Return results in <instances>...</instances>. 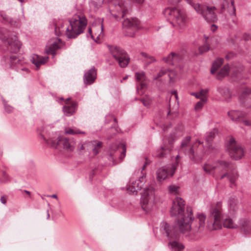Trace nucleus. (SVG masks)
<instances>
[{
	"instance_id": "1",
	"label": "nucleus",
	"mask_w": 251,
	"mask_h": 251,
	"mask_svg": "<svg viewBox=\"0 0 251 251\" xmlns=\"http://www.w3.org/2000/svg\"><path fill=\"white\" fill-rule=\"evenodd\" d=\"M170 214L172 216L176 218V226L171 227L168 223L162 222L161 228L165 231L169 240H175L169 243L171 251H182L184 245L176 240L178 238L179 233H187L191 230L196 232L203 229L206 216L203 214H199L195 220L191 207H186L184 201L179 197H176L173 201Z\"/></svg>"
},
{
	"instance_id": "2",
	"label": "nucleus",
	"mask_w": 251,
	"mask_h": 251,
	"mask_svg": "<svg viewBox=\"0 0 251 251\" xmlns=\"http://www.w3.org/2000/svg\"><path fill=\"white\" fill-rule=\"evenodd\" d=\"M203 170L207 173L213 171V175L217 179H222L226 177L231 183H233L238 177L237 171L233 167L224 160L218 161L213 165L205 164Z\"/></svg>"
},
{
	"instance_id": "3",
	"label": "nucleus",
	"mask_w": 251,
	"mask_h": 251,
	"mask_svg": "<svg viewBox=\"0 0 251 251\" xmlns=\"http://www.w3.org/2000/svg\"><path fill=\"white\" fill-rule=\"evenodd\" d=\"M222 203L219 202L216 203L213 207L208 218V221L207 227L210 230H216L221 227L222 222L223 221L224 227L230 228H236L237 225L234 223L231 218H225L222 214Z\"/></svg>"
},
{
	"instance_id": "4",
	"label": "nucleus",
	"mask_w": 251,
	"mask_h": 251,
	"mask_svg": "<svg viewBox=\"0 0 251 251\" xmlns=\"http://www.w3.org/2000/svg\"><path fill=\"white\" fill-rule=\"evenodd\" d=\"M39 138L41 141L50 146L51 147L61 151L65 149L67 151H73L74 143L66 137L59 136L57 133L50 134L43 129L41 131Z\"/></svg>"
},
{
	"instance_id": "5",
	"label": "nucleus",
	"mask_w": 251,
	"mask_h": 251,
	"mask_svg": "<svg viewBox=\"0 0 251 251\" xmlns=\"http://www.w3.org/2000/svg\"><path fill=\"white\" fill-rule=\"evenodd\" d=\"M70 25L66 29V36L75 38L82 33L87 25L86 19L82 15L75 14L69 21Z\"/></svg>"
},
{
	"instance_id": "6",
	"label": "nucleus",
	"mask_w": 251,
	"mask_h": 251,
	"mask_svg": "<svg viewBox=\"0 0 251 251\" xmlns=\"http://www.w3.org/2000/svg\"><path fill=\"white\" fill-rule=\"evenodd\" d=\"M1 64L6 69H12L23 75L29 72L26 62L24 58L17 57L16 55L3 56L1 59Z\"/></svg>"
},
{
	"instance_id": "7",
	"label": "nucleus",
	"mask_w": 251,
	"mask_h": 251,
	"mask_svg": "<svg viewBox=\"0 0 251 251\" xmlns=\"http://www.w3.org/2000/svg\"><path fill=\"white\" fill-rule=\"evenodd\" d=\"M164 15L174 26L182 29L185 25L187 19L185 12L183 10L176 8H167L163 11Z\"/></svg>"
},
{
	"instance_id": "8",
	"label": "nucleus",
	"mask_w": 251,
	"mask_h": 251,
	"mask_svg": "<svg viewBox=\"0 0 251 251\" xmlns=\"http://www.w3.org/2000/svg\"><path fill=\"white\" fill-rule=\"evenodd\" d=\"M185 1L193 7L198 14H201L206 21L214 23L217 21L215 7H209L204 4L195 3L191 0H185Z\"/></svg>"
},
{
	"instance_id": "9",
	"label": "nucleus",
	"mask_w": 251,
	"mask_h": 251,
	"mask_svg": "<svg viewBox=\"0 0 251 251\" xmlns=\"http://www.w3.org/2000/svg\"><path fill=\"white\" fill-rule=\"evenodd\" d=\"M190 136H186L184 138L181 142L180 151L188 155L194 162H199L202 159V156L201 154L198 155L197 152H195L196 143L192 146L190 144Z\"/></svg>"
},
{
	"instance_id": "10",
	"label": "nucleus",
	"mask_w": 251,
	"mask_h": 251,
	"mask_svg": "<svg viewBox=\"0 0 251 251\" xmlns=\"http://www.w3.org/2000/svg\"><path fill=\"white\" fill-rule=\"evenodd\" d=\"M141 202L142 208L147 212L153 208L154 205V190L152 186H150L144 190Z\"/></svg>"
},
{
	"instance_id": "11",
	"label": "nucleus",
	"mask_w": 251,
	"mask_h": 251,
	"mask_svg": "<svg viewBox=\"0 0 251 251\" xmlns=\"http://www.w3.org/2000/svg\"><path fill=\"white\" fill-rule=\"evenodd\" d=\"M108 47L112 56L118 62L119 65L122 68L126 67L129 61V58L126 53L117 46H108Z\"/></svg>"
},
{
	"instance_id": "12",
	"label": "nucleus",
	"mask_w": 251,
	"mask_h": 251,
	"mask_svg": "<svg viewBox=\"0 0 251 251\" xmlns=\"http://www.w3.org/2000/svg\"><path fill=\"white\" fill-rule=\"evenodd\" d=\"M126 147L123 144H120L118 146L113 144L111 146L109 150V160L112 162L113 165L116 163V159L119 157L120 161L126 156Z\"/></svg>"
},
{
	"instance_id": "13",
	"label": "nucleus",
	"mask_w": 251,
	"mask_h": 251,
	"mask_svg": "<svg viewBox=\"0 0 251 251\" xmlns=\"http://www.w3.org/2000/svg\"><path fill=\"white\" fill-rule=\"evenodd\" d=\"M227 149L230 157L235 160L241 159L244 155L243 148L236 143L233 137H231L227 142Z\"/></svg>"
},
{
	"instance_id": "14",
	"label": "nucleus",
	"mask_w": 251,
	"mask_h": 251,
	"mask_svg": "<svg viewBox=\"0 0 251 251\" xmlns=\"http://www.w3.org/2000/svg\"><path fill=\"white\" fill-rule=\"evenodd\" d=\"M0 39L5 44H7L8 50L11 53H17L21 47L22 44L15 35H9L6 38L3 35H0Z\"/></svg>"
},
{
	"instance_id": "15",
	"label": "nucleus",
	"mask_w": 251,
	"mask_h": 251,
	"mask_svg": "<svg viewBox=\"0 0 251 251\" xmlns=\"http://www.w3.org/2000/svg\"><path fill=\"white\" fill-rule=\"evenodd\" d=\"M174 141V139L172 137L165 138L160 150L156 151V156L160 158L166 157L173 149Z\"/></svg>"
},
{
	"instance_id": "16",
	"label": "nucleus",
	"mask_w": 251,
	"mask_h": 251,
	"mask_svg": "<svg viewBox=\"0 0 251 251\" xmlns=\"http://www.w3.org/2000/svg\"><path fill=\"white\" fill-rule=\"evenodd\" d=\"M110 7L113 12H117L118 13L117 14L112 13V15L117 21L120 20V18H124L128 11L127 7L122 0L119 1L117 3L112 1Z\"/></svg>"
},
{
	"instance_id": "17",
	"label": "nucleus",
	"mask_w": 251,
	"mask_h": 251,
	"mask_svg": "<svg viewBox=\"0 0 251 251\" xmlns=\"http://www.w3.org/2000/svg\"><path fill=\"white\" fill-rule=\"evenodd\" d=\"M238 93V99L240 104L247 108H250L251 107V99L249 98V97L251 95V89L243 87L239 89Z\"/></svg>"
},
{
	"instance_id": "18",
	"label": "nucleus",
	"mask_w": 251,
	"mask_h": 251,
	"mask_svg": "<svg viewBox=\"0 0 251 251\" xmlns=\"http://www.w3.org/2000/svg\"><path fill=\"white\" fill-rule=\"evenodd\" d=\"M145 176L143 175L136 180L131 179L130 180V184L127 188L128 192L134 194L138 191L140 190L145 182Z\"/></svg>"
},
{
	"instance_id": "19",
	"label": "nucleus",
	"mask_w": 251,
	"mask_h": 251,
	"mask_svg": "<svg viewBox=\"0 0 251 251\" xmlns=\"http://www.w3.org/2000/svg\"><path fill=\"white\" fill-rule=\"evenodd\" d=\"M0 16L3 20V22L9 23L11 25L16 27H20L22 25V22L25 20V17L23 13L21 16L18 18H11L9 17L4 12H1Z\"/></svg>"
},
{
	"instance_id": "20",
	"label": "nucleus",
	"mask_w": 251,
	"mask_h": 251,
	"mask_svg": "<svg viewBox=\"0 0 251 251\" xmlns=\"http://www.w3.org/2000/svg\"><path fill=\"white\" fill-rule=\"evenodd\" d=\"M228 115L232 121L236 122H243L246 126H251V122L244 120V113L243 111H228Z\"/></svg>"
},
{
	"instance_id": "21",
	"label": "nucleus",
	"mask_w": 251,
	"mask_h": 251,
	"mask_svg": "<svg viewBox=\"0 0 251 251\" xmlns=\"http://www.w3.org/2000/svg\"><path fill=\"white\" fill-rule=\"evenodd\" d=\"M97 77L96 70L92 67L85 73L83 76L84 83L86 85H91L94 82Z\"/></svg>"
},
{
	"instance_id": "22",
	"label": "nucleus",
	"mask_w": 251,
	"mask_h": 251,
	"mask_svg": "<svg viewBox=\"0 0 251 251\" xmlns=\"http://www.w3.org/2000/svg\"><path fill=\"white\" fill-rule=\"evenodd\" d=\"M62 45L61 40L56 38L50 44L46 47V50L47 54H51L54 57L55 54V51L60 48Z\"/></svg>"
},
{
	"instance_id": "23",
	"label": "nucleus",
	"mask_w": 251,
	"mask_h": 251,
	"mask_svg": "<svg viewBox=\"0 0 251 251\" xmlns=\"http://www.w3.org/2000/svg\"><path fill=\"white\" fill-rule=\"evenodd\" d=\"M140 22L137 18H126L123 22L124 27L133 30H136L139 28Z\"/></svg>"
},
{
	"instance_id": "24",
	"label": "nucleus",
	"mask_w": 251,
	"mask_h": 251,
	"mask_svg": "<svg viewBox=\"0 0 251 251\" xmlns=\"http://www.w3.org/2000/svg\"><path fill=\"white\" fill-rule=\"evenodd\" d=\"M182 59V57L179 54L171 52L167 57H164L163 60L170 65H176Z\"/></svg>"
},
{
	"instance_id": "25",
	"label": "nucleus",
	"mask_w": 251,
	"mask_h": 251,
	"mask_svg": "<svg viewBox=\"0 0 251 251\" xmlns=\"http://www.w3.org/2000/svg\"><path fill=\"white\" fill-rule=\"evenodd\" d=\"M59 100L62 101L61 103L64 105L63 110H75L77 108V103L75 101L71 100V98L64 99L63 97L60 98Z\"/></svg>"
},
{
	"instance_id": "26",
	"label": "nucleus",
	"mask_w": 251,
	"mask_h": 251,
	"mask_svg": "<svg viewBox=\"0 0 251 251\" xmlns=\"http://www.w3.org/2000/svg\"><path fill=\"white\" fill-rule=\"evenodd\" d=\"M48 58V56L42 57L37 54H33L30 58V61L35 65L37 69H38L41 65L44 64L47 62Z\"/></svg>"
},
{
	"instance_id": "27",
	"label": "nucleus",
	"mask_w": 251,
	"mask_h": 251,
	"mask_svg": "<svg viewBox=\"0 0 251 251\" xmlns=\"http://www.w3.org/2000/svg\"><path fill=\"white\" fill-rule=\"evenodd\" d=\"M217 133L218 130L214 128L212 131L206 133L205 136V142L207 145V148L210 150H213L215 149L214 147H213L211 142Z\"/></svg>"
},
{
	"instance_id": "28",
	"label": "nucleus",
	"mask_w": 251,
	"mask_h": 251,
	"mask_svg": "<svg viewBox=\"0 0 251 251\" xmlns=\"http://www.w3.org/2000/svg\"><path fill=\"white\" fill-rule=\"evenodd\" d=\"M135 78L137 81L140 82V85L137 86V92L140 93L139 89H143L146 86V83L144 82L146 80L145 73L143 71L136 72L135 73Z\"/></svg>"
},
{
	"instance_id": "29",
	"label": "nucleus",
	"mask_w": 251,
	"mask_h": 251,
	"mask_svg": "<svg viewBox=\"0 0 251 251\" xmlns=\"http://www.w3.org/2000/svg\"><path fill=\"white\" fill-rule=\"evenodd\" d=\"M168 175V170L164 167L160 168L156 171V178L158 181L161 182L165 179Z\"/></svg>"
},
{
	"instance_id": "30",
	"label": "nucleus",
	"mask_w": 251,
	"mask_h": 251,
	"mask_svg": "<svg viewBox=\"0 0 251 251\" xmlns=\"http://www.w3.org/2000/svg\"><path fill=\"white\" fill-rule=\"evenodd\" d=\"M90 144L91 146L90 147L92 148V151L93 154L97 155L102 147V142L96 140L90 142Z\"/></svg>"
},
{
	"instance_id": "31",
	"label": "nucleus",
	"mask_w": 251,
	"mask_h": 251,
	"mask_svg": "<svg viewBox=\"0 0 251 251\" xmlns=\"http://www.w3.org/2000/svg\"><path fill=\"white\" fill-rule=\"evenodd\" d=\"M239 225L245 232H248L251 229L250 222L246 219H241L240 221Z\"/></svg>"
},
{
	"instance_id": "32",
	"label": "nucleus",
	"mask_w": 251,
	"mask_h": 251,
	"mask_svg": "<svg viewBox=\"0 0 251 251\" xmlns=\"http://www.w3.org/2000/svg\"><path fill=\"white\" fill-rule=\"evenodd\" d=\"M229 70V66L228 65H225L217 75V78L222 79L223 77L226 76L228 74Z\"/></svg>"
},
{
	"instance_id": "33",
	"label": "nucleus",
	"mask_w": 251,
	"mask_h": 251,
	"mask_svg": "<svg viewBox=\"0 0 251 251\" xmlns=\"http://www.w3.org/2000/svg\"><path fill=\"white\" fill-rule=\"evenodd\" d=\"M229 70V66L228 65H225L217 75V78L222 79L223 77L226 76L228 74Z\"/></svg>"
},
{
	"instance_id": "34",
	"label": "nucleus",
	"mask_w": 251,
	"mask_h": 251,
	"mask_svg": "<svg viewBox=\"0 0 251 251\" xmlns=\"http://www.w3.org/2000/svg\"><path fill=\"white\" fill-rule=\"evenodd\" d=\"M219 93L224 97L225 100H228L229 99L231 98L232 95L230 94L229 90L226 88H218Z\"/></svg>"
},
{
	"instance_id": "35",
	"label": "nucleus",
	"mask_w": 251,
	"mask_h": 251,
	"mask_svg": "<svg viewBox=\"0 0 251 251\" xmlns=\"http://www.w3.org/2000/svg\"><path fill=\"white\" fill-rule=\"evenodd\" d=\"M224 59L223 58H218L213 63L212 69H211V73L213 74L216 70L223 64Z\"/></svg>"
},
{
	"instance_id": "36",
	"label": "nucleus",
	"mask_w": 251,
	"mask_h": 251,
	"mask_svg": "<svg viewBox=\"0 0 251 251\" xmlns=\"http://www.w3.org/2000/svg\"><path fill=\"white\" fill-rule=\"evenodd\" d=\"M233 3V0H232L230 6L228 7V12L232 18V22L235 23L236 22V9Z\"/></svg>"
},
{
	"instance_id": "37",
	"label": "nucleus",
	"mask_w": 251,
	"mask_h": 251,
	"mask_svg": "<svg viewBox=\"0 0 251 251\" xmlns=\"http://www.w3.org/2000/svg\"><path fill=\"white\" fill-rule=\"evenodd\" d=\"M65 133L66 134H85V132L81 131L79 129L75 128H69L67 129L65 131Z\"/></svg>"
},
{
	"instance_id": "38",
	"label": "nucleus",
	"mask_w": 251,
	"mask_h": 251,
	"mask_svg": "<svg viewBox=\"0 0 251 251\" xmlns=\"http://www.w3.org/2000/svg\"><path fill=\"white\" fill-rule=\"evenodd\" d=\"M141 55L145 58V61H147L148 64L155 61V59L153 56L150 55L146 52H142L141 53Z\"/></svg>"
},
{
	"instance_id": "39",
	"label": "nucleus",
	"mask_w": 251,
	"mask_h": 251,
	"mask_svg": "<svg viewBox=\"0 0 251 251\" xmlns=\"http://www.w3.org/2000/svg\"><path fill=\"white\" fill-rule=\"evenodd\" d=\"M207 100L206 97L201 98V100L198 101L195 105V110H199L202 108L203 104L206 102Z\"/></svg>"
},
{
	"instance_id": "40",
	"label": "nucleus",
	"mask_w": 251,
	"mask_h": 251,
	"mask_svg": "<svg viewBox=\"0 0 251 251\" xmlns=\"http://www.w3.org/2000/svg\"><path fill=\"white\" fill-rule=\"evenodd\" d=\"M9 181V178L7 174L5 172H2L0 176V182L5 183Z\"/></svg>"
},
{
	"instance_id": "41",
	"label": "nucleus",
	"mask_w": 251,
	"mask_h": 251,
	"mask_svg": "<svg viewBox=\"0 0 251 251\" xmlns=\"http://www.w3.org/2000/svg\"><path fill=\"white\" fill-rule=\"evenodd\" d=\"M179 156L177 155L176 157V161L175 163L172 165L171 172L170 173L171 176H173L175 173V170H176V167L178 164V161H177Z\"/></svg>"
},
{
	"instance_id": "42",
	"label": "nucleus",
	"mask_w": 251,
	"mask_h": 251,
	"mask_svg": "<svg viewBox=\"0 0 251 251\" xmlns=\"http://www.w3.org/2000/svg\"><path fill=\"white\" fill-rule=\"evenodd\" d=\"M91 146L90 142L85 143L83 144H81L80 146L79 150L80 151L84 150L85 151L86 150H88V148Z\"/></svg>"
},
{
	"instance_id": "43",
	"label": "nucleus",
	"mask_w": 251,
	"mask_h": 251,
	"mask_svg": "<svg viewBox=\"0 0 251 251\" xmlns=\"http://www.w3.org/2000/svg\"><path fill=\"white\" fill-rule=\"evenodd\" d=\"M209 50V47L207 45H204L199 48V51L201 53L207 51Z\"/></svg>"
},
{
	"instance_id": "44",
	"label": "nucleus",
	"mask_w": 251,
	"mask_h": 251,
	"mask_svg": "<svg viewBox=\"0 0 251 251\" xmlns=\"http://www.w3.org/2000/svg\"><path fill=\"white\" fill-rule=\"evenodd\" d=\"M177 115H178V113L176 111H171V110L168 111L167 117L169 119L171 118L172 116L173 117H176L177 116Z\"/></svg>"
},
{
	"instance_id": "45",
	"label": "nucleus",
	"mask_w": 251,
	"mask_h": 251,
	"mask_svg": "<svg viewBox=\"0 0 251 251\" xmlns=\"http://www.w3.org/2000/svg\"><path fill=\"white\" fill-rule=\"evenodd\" d=\"M178 188L175 185L170 186L169 187V190L170 193L176 194L177 193Z\"/></svg>"
},
{
	"instance_id": "46",
	"label": "nucleus",
	"mask_w": 251,
	"mask_h": 251,
	"mask_svg": "<svg viewBox=\"0 0 251 251\" xmlns=\"http://www.w3.org/2000/svg\"><path fill=\"white\" fill-rule=\"evenodd\" d=\"M99 23L100 24V34H102V32H103V19H99ZM100 34H99L98 37L100 36Z\"/></svg>"
},
{
	"instance_id": "47",
	"label": "nucleus",
	"mask_w": 251,
	"mask_h": 251,
	"mask_svg": "<svg viewBox=\"0 0 251 251\" xmlns=\"http://www.w3.org/2000/svg\"><path fill=\"white\" fill-rule=\"evenodd\" d=\"M75 111H64V115L66 116H71L75 113Z\"/></svg>"
},
{
	"instance_id": "48",
	"label": "nucleus",
	"mask_w": 251,
	"mask_h": 251,
	"mask_svg": "<svg viewBox=\"0 0 251 251\" xmlns=\"http://www.w3.org/2000/svg\"><path fill=\"white\" fill-rule=\"evenodd\" d=\"M92 29L91 28H89L88 32L86 35V36L88 38H91V39H94V36L92 34Z\"/></svg>"
},
{
	"instance_id": "49",
	"label": "nucleus",
	"mask_w": 251,
	"mask_h": 251,
	"mask_svg": "<svg viewBox=\"0 0 251 251\" xmlns=\"http://www.w3.org/2000/svg\"><path fill=\"white\" fill-rule=\"evenodd\" d=\"M141 100L142 101L143 104L147 108H149V106L151 104V101L149 100H145V99H142Z\"/></svg>"
},
{
	"instance_id": "50",
	"label": "nucleus",
	"mask_w": 251,
	"mask_h": 251,
	"mask_svg": "<svg viewBox=\"0 0 251 251\" xmlns=\"http://www.w3.org/2000/svg\"><path fill=\"white\" fill-rule=\"evenodd\" d=\"M7 196H2L1 197L0 200L2 204H6V203L7 202Z\"/></svg>"
},
{
	"instance_id": "51",
	"label": "nucleus",
	"mask_w": 251,
	"mask_h": 251,
	"mask_svg": "<svg viewBox=\"0 0 251 251\" xmlns=\"http://www.w3.org/2000/svg\"><path fill=\"white\" fill-rule=\"evenodd\" d=\"M168 2L172 5H175L179 3L181 0H168Z\"/></svg>"
},
{
	"instance_id": "52",
	"label": "nucleus",
	"mask_w": 251,
	"mask_h": 251,
	"mask_svg": "<svg viewBox=\"0 0 251 251\" xmlns=\"http://www.w3.org/2000/svg\"><path fill=\"white\" fill-rule=\"evenodd\" d=\"M167 70H161L158 73V76L157 77H161L162 76H163L164 75H165L166 73H167Z\"/></svg>"
},
{
	"instance_id": "53",
	"label": "nucleus",
	"mask_w": 251,
	"mask_h": 251,
	"mask_svg": "<svg viewBox=\"0 0 251 251\" xmlns=\"http://www.w3.org/2000/svg\"><path fill=\"white\" fill-rule=\"evenodd\" d=\"M191 95L195 96L197 99H201V94L200 93H194L192 92L190 93Z\"/></svg>"
},
{
	"instance_id": "54",
	"label": "nucleus",
	"mask_w": 251,
	"mask_h": 251,
	"mask_svg": "<svg viewBox=\"0 0 251 251\" xmlns=\"http://www.w3.org/2000/svg\"><path fill=\"white\" fill-rule=\"evenodd\" d=\"M208 90H201L199 93L201 94V98H202L203 97H205V94L207 93Z\"/></svg>"
},
{
	"instance_id": "55",
	"label": "nucleus",
	"mask_w": 251,
	"mask_h": 251,
	"mask_svg": "<svg viewBox=\"0 0 251 251\" xmlns=\"http://www.w3.org/2000/svg\"><path fill=\"white\" fill-rule=\"evenodd\" d=\"M4 107L5 110H10L11 106L6 102H3Z\"/></svg>"
},
{
	"instance_id": "56",
	"label": "nucleus",
	"mask_w": 251,
	"mask_h": 251,
	"mask_svg": "<svg viewBox=\"0 0 251 251\" xmlns=\"http://www.w3.org/2000/svg\"><path fill=\"white\" fill-rule=\"evenodd\" d=\"M150 163V162L148 161V160L146 159V162H145L143 166V168H142V172L145 169V168L147 167V166Z\"/></svg>"
},
{
	"instance_id": "57",
	"label": "nucleus",
	"mask_w": 251,
	"mask_h": 251,
	"mask_svg": "<svg viewBox=\"0 0 251 251\" xmlns=\"http://www.w3.org/2000/svg\"><path fill=\"white\" fill-rule=\"evenodd\" d=\"M58 30V29H57V27H55V34H56V35H57V36H59V35H60V34H61V32H62V31H61V30H60V29H59L58 32V30Z\"/></svg>"
},
{
	"instance_id": "58",
	"label": "nucleus",
	"mask_w": 251,
	"mask_h": 251,
	"mask_svg": "<svg viewBox=\"0 0 251 251\" xmlns=\"http://www.w3.org/2000/svg\"><path fill=\"white\" fill-rule=\"evenodd\" d=\"M169 128V126H165L164 125L163 127H162V129L164 131V132H166V131H168V128Z\"/></svg>"
},
{
	"instance_id": "59",
	"label": "nucleus",
	"mask_w": 251,
	"mask_h": 251,
	"mask_svg": "<svg viewBox=\"0 0 251 251\" xmlns=\"http://www.w3.org/2000/svg\"><path fill=\"white\" fill-rule=\"evenodd\" d=\"M106 118H111V119H113L114 121L115 122V123H117V119L114 117L112 115H109V116H108L106 117Z\"/></svg>"
},
{
	"instance_id": "60",
	"label": "nucleus",
	"mask_w": 251,
	"mask_h": 251,
	"mask_svg": "<svg viewBox=\"0 0 251 251\" xmlns=\"http://www.w3.org/2000/svg\"><path fill=\"white\" fill-rule=\"evenodd\" d=\"M172 94L173 95H175V98H176V100H177V99H178V96H177V92H176V91H172Z\"/></svg>"
},
{
	"instance_id": "61",
	"label": "nucleus",
	"mask_w": 251,
	"mask_h": 251,
	"mask_svg": "<svg viewBox=\"0 0 251 251\" xmlns=\"http://www.w3.org/2000/svg\"><path fill=\"white\" fill-rule=\"evenodd\" d=\"M182 129H183V128H182V125L181 124L180 125H178L177 130L179 131H181L182 130Z\"/></svg>"
},
{
	"instance_id": "62",
	"label": "nucleus",
	"mask_w": 251,
	"mask_h": 251,
	"mask_svg": "<svg viewBox=\"0 0 251 251\" xmlns=\"http://www.w3.org/2000/svg\"><path fill=\"white\" fill-rule=\"evenodd\" d=\"M134 35H135L134 32H133L131 33H129V34H128L127 33H126V36H131V37H133L134 36Z\"/></svg>"
},
{
	"instance_id": "63",
	"label": "nucleus",
	"mask_w": 251,
	"mask_h": 251,
	"mask_svg": "<svg viewBox=\"0 0 251 251\" xmlns=\"http://www.w3.org/2000/svg\"><path fill=\"white\" fill-rule=\"evenodd\" d=\"M134 2H137V3H141L144 0H132Z\"/></svg>"
},
{
	"instance_id": "64",
	"label": "nucleus",
	"mask_w": 251,
	"mask_h": 251,
	"mask_svg": "<svg viewBox=\"0 0 251 251\" xmlns=\"http://www.w3.org/2000/svg\"><path fill=\"white\" fill-rule=\"evenodd\" d=\"M49 197H51L52 198L57 199V196L56 195L53 194L51 196H50Z\"/></svg>"
}]
</instances>
